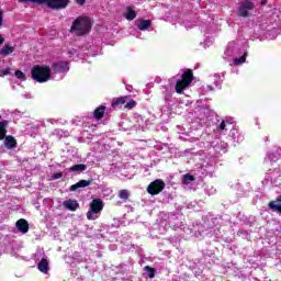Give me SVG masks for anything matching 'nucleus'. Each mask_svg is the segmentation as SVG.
<instances>
[{
	"label": "nucleus",
	"instance_id": "nucleus-1",
	"mask_svg": "<svg viewBox=\"0 0 281 281\" xmlns=\"http://www.w3.org/2000/svg\"><path fill=\"white\" fill-rule=\"evenodd\" d=\"M91 19L87 16H78L70 26V32L76 36H85L91 32Z\"/></svg>",
	"mask_w": 281,
	"mask_h": 281
},
{
	"label": "nucleus",
	"instance_id": "nucleus-2",
	"mask_svg": "<svg viewBox=\"0 0 281 281\" xmlns=\"http://www.w3.org/2000/svg\"><path fill=\"white\" fill-rule=\"evenodd\" d=\"M31 78L35 82H47L52 78V68L48 65H34L31 69Z\"/></svg>",
	"mask_w": 281,
	"mask_h": 281
},
{
	"label": "nucleus",
	"instance_id": "nucleus-3",
	"mask_svg": "<svg viewBox=\"0 0 281 281\" xmlns=\"http://www.w3.org/2000/svg\"><path fill=\"white\" fill-rule=\"evenodd\" d=\"M20 3L46 4L50 10H65L69 5V0H19Z\"/></svg>",
	"mask_w": 281,
	"mask_h": 281
},
{
	"label": "nucleus",
	"instance_id": "nucleus-4",
	"mask_svg": "<svg viewBox=\"0 0 281 281\" xmlns=\"http://www.w3.org/2000/svg\"><path fill=\"white\" fill-rule=\"evenodd\" d=\"M102 210H104V202L102 201V199H93L90 203V210L87 212L88 221H95V218H98L95 214H100Z\"/></svg>",
	"mask_w": 281,
	"mask_h": 281
},
{
	"label": "nucleus",
	"instance_id": "nucleus-5",
	"mask_svg": "<svg viewBox=\"0 0 281 281\" xmlns=\"http://www.w3.org/2000/svg\"><path fill=\"white\" fill-rule=\"evenodd\" d=\"M164 190H166V182H164L162 179H156L147 187V192L151 196H157V194H161Z\"/></svg>",
	"mask_w": 281,
	"mask_h": 281
},
{
	"label": "nucleus",
	"instance_id": "nucleus-6",
	"mask_svg": "<svg viewBox=\"0 0 281 281\" xmlns=\"http://www.w3.org/2000/svg\"><path fill=\"white\" fill-rule=\"evenodd\" d=\"M255 8L256 5L254 4V2H251V0H245L239 4L238 14L239 16L247 19V16H249V11L254 10Z\"/></svg>",
	"mask_w": 281,
	"mask_h": 281
},
{
	"label": "nucleus",
	"instance_id": "nucleus-7",
	"mask_svg": "<svg viewBox=\"0 0 281 281\" xmlns=\"http://www.w3.org/2000/svg\"><path fill=\"white\" fill-rule=\"evenodd\" d=\"M52 69L55 74H65V71H69V63L68 61H59L52 65Z\"/></svg>",
	"mask_w": 281,
	"mask_h": 281
},
{
	"label": "nucleus",
	"instance_id": "nucleus-8",
	"mask_svg": "<svg viewBox=\"0 0 281 281\" xmlns=\"http://www.w3.org/2000/svg\"><path fill=\"white\" fill-rule=\"evenodd\" d=\"M91 183H93V178H90L88 180H80L79 182L70 186L69 191L76 192V190H78L80 188H89V186H91Z\"/></svg>",
	"mask_w": 281,
	"mask_h": 281
},
{
	"label": "nucleus",
	"instance_id": "nucleus-9",
	"mask_svg": "<svg viewBox=\"0 0 281 281\" xmlns=\"http://www.w3.org/2000/svg\"><path fill=\"white\" fill-rule=\"evenodd\" d=\"M16 229H19L22 234H27L30 232V223L25 218H20L15 223Z\"/></svg>",
	"mask_w": 281,
	"mask_h": 281
},
{
	"label": "nucleus",
	"instance_id": "nucleus-10",
	"mask_svg": "<svg viewBox=\"0 0 281 281\" xmlns=\"http://www.w3.org/2000/svg\"><path fill=\"white\" fill-rule=\"evenodd\" d=\"M268 207L271 212H278L281 214V195L277 196L276 200L270 201L268 203Z\"/></svg>",
	"mask_w": 281,
	"mask_h": 281
},
{
	"label": "nucleus",
	"instance_id": "nucleus-11",
	"mask_svg": "<svg viewBox=\"0 0 281 281\" xmlns=\"http://www.w3.org/2000/svg\"><path fill=\"white\" fill-rule=\"evenodd\" d=\"M64 207L69 210V212H76V210L80 207V203H78L76 200H66L64 201Z\"/></svg>",
	"mask_w": 281,
	"mask_h": 281
},
{
	"label": "nucleus",
	"instance_id": "nucleus-12",
	"mask_svg": "<svg viewBox=\"0 0 281 281\" xmlns=\"http://www.w3.org/2000/svg\"><path fill=\"white\" fill-rule=\"evenodd\" d=\"M7 126H10V121L3 120L0 122V142H3L8 135Z\"/></svg>",
	"mask_w": 281,
	"mask_h": 281
},
{
	"label": "nucleus",
	"instance_id": "nucleus-13",
	"mask_svg": "<svg viewBox=\"0 0 281 281\" xmlns=\"http://www.w3.org/2000/svg\"><path fill=\"white\" fill-rule=\"evenodd\" d=\"M181 80L183 82H187L189 86L192 85L194 80V72L192 71V69H186L184 72L182 74Z\"/></svg>",
	"mask_w": 281,
	"mask_h": 281
},
{
	"label": "nucleus",
	"instance_id": "nucleus-14",
	"mask_svg": "<svg viewBox=\"0 0 281 281\" xmlns=\"http://www.w3.org/2000/svg\"><path fill=\"white\" fill-rule=\"evenodd\" d=\"M3 139L5 148H8L9 150H12V148H16V138H14V136L8 135Z\"/></svg>",
	"mask_w": 281,
	"mask_h": 281
},
{
	"label": "nucleus",
	"instance_id": "nucleus-15",
	"mask_svg": "<svg viewBox=\"0 0 281 281\" xmlns=\"http://www.w3.org/2000/svg\"><path fill=\"white\" fill-rule=\"evenodd\" d=\"M37 269L41 271V273H49V261H47L45 258H42L37 265Z\"/></svg>",
	"mask_w": 281,
	"mask_h": 281
},
{
	"label": "nucleus",
	"instance_id": "nucleus-16",
	"mask_svg": "<svg viewBox=\"0 0 281 281\" xmlns=\"http://www.w3.org/2000/svg\"><path fill=\"white\" fill-rule=\"evenodd\" d=\"M190 87V83H187L186 81H183L182 79L178 80L176 82V93H178L179 95H181V93H183V91H186V89Z\"/></svg>",
	"mask_w": 281,
	"mask_h": 281
},
{
	"label": "nucleus",
	"instance_id": "nucleus-17",
	"mask_svg": "<svg viewBox=\"0 0 281 281\" xmlns=\"http://www.w3.org/2000/svg\"><path fill=\"white\" fill-rule=\"evenodd\" d=\"M104 113H106V106L100 105L93 111V119L102 120V117H104Z\"/></svg>",
	"mask_w": 281,
	"mask_h": 281
},
{
	"label": "nucleus",
	"instance_id": "nucleus-18",
	"mask_svg": "<svg viewBox=\"0 0 281 281\" xmlns=\"http://www.w3.org/2000/svg\"><path fill=\"white\" fill-rule=\"evenodd\" d=\"M153 26V21L150 20H140L137 27L140 30V32H146V30H150Z\"/></svg>",
	"mask_w": 281,
	"mask_h": 281
},
{
	"label": "nucleus",
	"instance_id": "nucleus-19",
	"mask_svg": "<svg viewBox=\"0 0 281 281\" xmlns=\"http://www.w3.org/2000/svg\"><path fill=\"white\" fill-rule=\"evenodd\" d=\"M124 16H125L126 21H135V19H137V12H135V10H133V8L127 7L126 13H124Z\"/></svg>",
	"mask_w": 281,
	"mask_h": 281
},
{
	"label": "nucleus",
	"instance_id": "nucleus-20",
	"mask_svg": "<svg viewBox=\"0 0 281 281\" xmlns=\"http://www.w3.org/2000/svg\"><path fill=\"white\" fill-rule=\"evenodd\" d=\"M14 49H15L14 46H11L10 44H5L0 49V56H10V54H13Z\"/></svg>",
	"mask_w": 281,
	"mask_h": 281
},
{
	"label": "nucleus",
	"instance_id": "nucleus-21",
	"mask_svg": "<svg viewBox=\"0 0 281 281\" xmlns=\"http://www.w3.org/2000/svg\"><path fill=\"white\" fill-rule=\"evenodd\" d=\"M130 99L128 95L120 97L113 100L112 108L115 109V106H120V104H126V101Z\"/></svg>",
	"mask_w": 281,
	"mask_h": 281
},
{
	"label": "nucleus",
	"instance_id": "nucleus-22",
	"mask_svg": "<svg viewBox=\"0 0 281 281\" xmlns=\"http://www.w3.org/2000/svg\"><path fill=\"white\" fill-rule=\"evenodd\" d=\"M85 170H87V165L85 164L75 165L69 169L70 172H85Z\"/></svg>",
	"mask_w": 281,
	"mask_h": 281
},
{
	"label": "nucleus",
	"instance_id": "nucleus-23",
	"mask_svg": "<svg viewBox=\"0 0 281 281\" xmlns=\"http://www.w3.org/2000/svg\"><path fill=\"white\" fill-rule=\"evenodd\" d=\"M190 181H196V178H194V176L190 175V173H186L183 176V180H182V183L184 186H188L190 183Z\"/></svg>",
	"mask_w": 281,
	"mask_h": 281
},
{
	"label": "nucleus",
	"instance_id": "nucleus-24",
	"mask_svg": "<svg viewBox=\"0 0 281 281\" xmlns=\"http://www.w3.org/2000/svg\"><path fill=\"white\" fill-rule=\"evenodd\" d=\"M144 269L149 272V280H153V278H155V273H157V270L155 268H151L150 266H146Z\"/></svg>",
	"mask_w": 281,
	"mask_h": 281
},
{
	"label": "nucleus",
	"instance_id": "nucleus-25",
	"mask_svg": "<svg viewBox=\"0 0 281 281\" xmlns=\"http://www.w3.org/2000/svg\"><path fill=\"white\" fill-rule=\"evenodd\" d=\"M15 78H18V80H22V82H25V80H27V77H25V72L21 70H15Z\"/></svg>",
	"mask_w": 281,
	"mask_h": 281
},
{
	"label": "nucleus",
	"instance_id": "nucleus-26",
	"mask_svg": "<svg viewBox=\"0 0 281 281\" xmlns=\"http://www.w3.org/2000/svg\"><path fill=\"white\" fill-rule=\"evenodd\" d=\"M120 199H123V201L128 200V191L127 190H121L119 193Z\"/></svg>",
	"mask_w": 281,
	"mask_h": 281
},
{
	"label": "nucleus",
	"instance_id": "nucleus-27",
	"mask_svg": "<svg viewBox=\"0 0 281 281\" xmlns=\"http://www.w3.org/2000/svg\"><path fill=\"white\" fill-rule=\"evenodd\" d=\"M245 60H247V55H243L239 58L235 59V65H243V63H245Z\"/></svg>",
	"mask_w": 281,
	"mask_h": 281
},
{
	"label": "nucleus",
	"instance_id": "nucleus-28",
	"mask_svg": "<svg viewBox=\"0 0 281 281\" xmlns=\"http://www.w3.org/2000/svg\"><path fill=\"white\" fill-rule=\"evenodd\" d=\"M137 104V102L135 101V100H131L130 102H127L126 104H125V109H128V110H131V109H135V105Z\"/></svg>",
	"mask_w": 281,
	"mask_h": 281
},
{
	"label": "nucleus",
	"instance_id": "nucleus-29",
	"mask_svg": "<svg viewBox=\"0 0 281 281\" xmlns=\"http://www.w3.org/2000/svg\"><path fill=\"white\" fill-rule=\"evenodd\" d=\"M5 76H10V68L0 70V78H3Z\"/></svg>",
	"mask_w": 281,
	"mask_h": 281
},
{
	"label": "nucleus",
	"instance_id": "nucleus-30",
	"mask_svg": "<svg viewBox=\"0 0 281 281\" xmlns=\"http://www.w3.org/2000/svg\"><path fill=\"white\" fill-rule=\"evenodd\" d=\"M3 27V11L0 9V30Z\"/></svg>",
	"mask_w": 281,
	"mask_h": 281
},
{
	"label": "nucleus",
	"instance_id": "nucleus-31",
	"mask_svg": "<svg viewBox=\"0 0 281 281\" xmlns=\"http://www.w3.org/2000/svg\"><path fill=\"white\" fill-rule=\"evenodd\" d=\"M63 172H57L53 175V179H61Z\"/></svg>",
	"mask_w": 281,
	"mask_h": 281
},
{
	"label": "nucleus",
	"instance_id": "nucleus-32",
	"mask_svg": "<svg viewBox=\"0 0 281 281\" xmlns=\"http://www.w3.org/2000/svg\"><path fill=\"white\" fill-rule=\"evenodd\" d=\"M218 131H225V121H222L220 126H218Z\"/></svg>",
	"mask_w": 281,
	"mask_h": 281
},
{
	"label": "nucleus",
	"instance_id": "nucleus-33",
	"mask_svg": "<svg viewBox=\"0 0 281 281\" xmlns=\"http://www.w3.org/2000/svg\"><path fill=\"white\" fill-rule=\"evenodd\" d=\"M76 2H77L79 5H85V3L87 2V0H76Z\"/></svg>",
	"mask_w": 281,
	"mask_h": 281
},
{
	"label": "nucleus",
	"instance_id": "nucleus-34",
	"mask_svg": "<svg viewBox=\"0 0 281 281\" xmlns=\"http://www.w3.org/2000/svg\"><path fill=\"white\" fill-rule=\"evenodd\" d=\"M3 43H5V38H3V36L0 35V45H3Z\"/></svg>",
	"mask_w": 281,
	"mask_h": 281
},
{
	"label": "nucleus",
	"instance_id": "nucleus-35",
	"mask_svg": "<svg viewBox=\"0 0 281 281\" xmlns=\"http://www.w3.org/2000/svg\"><path fill=\"white\" fill-rule=\"evenodd\" d=\"M260 4L261 5H267V0H261Z\"/></svg>",
	"mask_w": 281,
	"mask_h": 281
},
{
	"label": "nucleus",
	"instance_id": "nucleus-36",
	"mask_svg": "<svg viewBox=\"0 0 281 281\" xmlns=\"http://www.w3.org/2000/svg\"><path fill=\"white\" fill-rule=\"evenodd\" d=\"M0 120H1V115H0Z\"/></svg>",
	"mask_w": 281,
	"mask_h": 281
}]
</instances>
